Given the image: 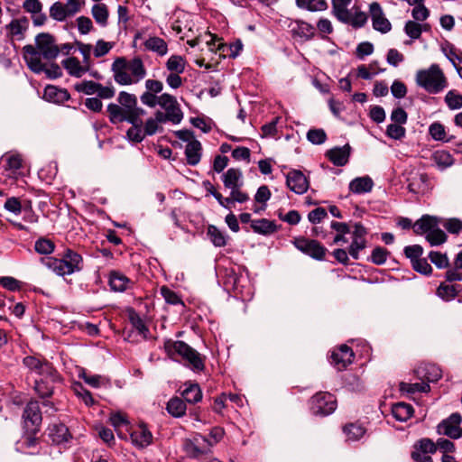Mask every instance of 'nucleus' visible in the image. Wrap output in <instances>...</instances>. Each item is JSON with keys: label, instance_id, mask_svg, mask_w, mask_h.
<instances>
[{"label": "nucleus", "instance_id": "f257e3e1", "mask_svg": "<svg viewBox=\"0 0 462 462\" xmlns=\"http://www.w3.org/2000/svg\"><path fill=\"white\" fill-rule=\"evenodd\" d=\"M117 101L119 105L111 103L107 106L109 121L112 124H119L125 121L136 122V117L145 115V110L137 106V98L134 94L121 91Z\"/></svg>", "mask_w": 462, "mask_h": 462}, {"label": "nucleus", "instance_id": "f03ea898", "mask_svg": "<svg viewBox=\"0 0 462 462\" xmlns=\"http://www.w3.org/2000/svg\"><path fill=\"white\" fill-rule=\"evenodd\" d=\"M111 69L115 81L122 86L135 84L146 76V69L140 57L129 60L119 57L113 62Z\"/></svg>", "mask_w": 462, "mask_h": 462}, {"label": "nucleus", "instance_id": "7ed1b4c3", "mask_svg": "<svg viewBox=\"0 0 462 462\" xmlns=\"http://www.w3.org/2000/svg\"><path fill=\"white\" fill-rule=\"evenodd\" d=\"M164 350L171 358L176 356L181 357L184 365L195 373L203 372L206 368V356L184 341L167 339L164 342Z\"/></svg>", "mask_w": 462, "mask_h": 462}, {"label": "nucleus", "instance_id": "20e7f679", "mask_svg": "<svg viewBox=\"0 0 462 462\" xmlns=\"http://www.w3.org/2000/svg\"><path fill=\"white\" fill-rule=\"evenodd\" d=\"M418 87L429 94H439L448 86V79L439 64L433 63L428 69H419L415 75Z\"/></svg>", "mask_w": 462, "mask_h": 462}, {"label": "nucleus", "instance_id": "39448f33", "mask_svg": "<svg viewBox=\"0 0 462 462\" xmlns=\"http://www.w3.org/2000/svg\"><path fill=\"white\" fill-rule=\"evenodd\" d=\"M23 59L28 68L35 72L41 73L45 72L46 75L51 79H58L61 77L62 71L57 63H52L50 68H45V65L40 59V53L35 50L32 45H25L23 48Z\"/></svg>", "mask_w": 462, "mask_h": 462}, {"label": "nucleus", "instance_id": "423d86ee", "mask_svg": "<svg viewBox=\"0 0 462 462\" xmlns=\"http://www.w3.org/2000/svg\"><path fill=\"white\" fill-rule=\"evenodd\" d=\"M310 408L314 415L328 416L335 411L337 400L328 392H319L311 397Z\"/></svg>", "mask_w": 462, "mask_h": 462}, {"label": "nucleus", "instance_id": "0eeeda50", "mask_svg": "<svg viewBox=\"0 0 462 462\" xmlns=\"http://www.w3.org/2000/svg\"><path fill=\"white\" fill-rule=\"evenodd\" d=\"M292 244L299 251L318 261L324 260L328 251L320 242L304 236L294 237Z\"/></svg>", "mask_w": 462, "mask_h": 462}, {"label": "nucleus", "instance_id": "6e6552de", "mask_svg": "<svg viewBox=\"0 0 462 462\" xmlns=\"http://www.w3.org/2000/svg\"><path fill=\"white\" fill-rule=\"evenodd\" d=\"M23 364L32 372H34L40 375H48L51 382H60V375L58 374L52 365L46 361L37 358L32 356H25L23 359Z\"/></svg>", "mask_w": 462, "mask_h": 462}, {"label": "nucleus", "instance_id": "1a4fd4ad", "mask_svg": "<svg viewBox=\"0 0 462 462\" xmlns=\"http://www.w3.org/2000/svg\"><path fill=\"white\" fill-rule=\"evenodd\" d=\"M212 446L211 440L200 433H196L191 439H185L183 449L188 457L197 458L209 452Z\"/></svg>", "mask_w": 462, "mask_h": 462}, {"label": "nucleus", "instance_id": "9d476101", "mask_svg": "<svg viewBox=\"0 0 462 462\" xmlns=\"http://www.w3.org/2000/svg\"><path fill=\"white\" fill-rule=\"evenodd\" d=\"M35 50L46 60H54L60 53V49L55 44V40L50 33H40L35 38Z\"/></svg>", "mask_w": 462, "mask_h": 462}, {"label": "nucleus", "instance_id": "9b49d317", "mask_svg": "<svg viewBox=\"0 0 462 462\" xmlns=\"http://www.w3.org/2000/svg\"><path fill=\"white\" fill-rule=\"evenodd\" d=\"M461 421L462 417L459 413H452L438 425L437 431L454 439H459L462 436Z\"/></svg>", "mask_w": 462, "mask_h": 462}, {"label": "nucleus", "instance_id": "f8f14e48", "mask_svg": "<svg viewBox=\"0 0 462 462\" xmlns=\"http://www.w3.org/2000/svg\"><path fill=\"white\" fill-rule=\"evenodd\" d=\"M159 106L164 109V113L171 115V123L178 125L183 119V113L176 97L168 93L160 96Z\"/></svg>", "mask_w": 462, "mask_h": 462}, {"label": "nucleus", "instance_id": "ddd939ff", "mask_svg": "<svg viewBox=\"0 0 462 462\" xmlns=\"http://www.w3.org/2000/svg\"><path fill=\"white\" fill-rule=\"evenodd\" d=\"M23 418L28 430L32 431L37 430L42 420L40 405L37 401H31L26 404Z\"/></svg>", "mask_w": 462, "mask_h": 462}, {"label": "nucleus", "instance_id": "4468645a", "mask_svg": "<svg viewBox=\"0 0 462 462\" xmlns=\"http://www.w3.org/2000/svg\"><path fill=\"white\" fill-rule=\"evenodd\" d=\"M286 186L292 192L301 195L308 190L310 182L300 170H291L286 174Z\"/></svg>", "mask_w": 462, "mask_h": 462}, {"label": "nucleus", "instance_id": "2eb2a0df", "mask_svg": "<svg viewBox=\"0 0 462 462\" xmlns=\"http://www.w3.org/2000/svg\"><path fill=\"white\" fill-rule=\"evenodd\" d=\"M367 232L361 223H356L352 232V243L348 248V254L355 259L359 258V252L365 248V236Z\"/></svg>", "mask_w": 462, "mask_h": 462}, {"label": "nucleus", "instance_id": "dca6fc26", "mask_svg": "<svg viewBox=\"0 0 462 462\" xmlns=\"http://www.w3.org/2000/svg\"><path fill=\"white\" fill-rule=\"evenodd\" d=\"M60 258L68 275L81 272L84 268L82 255L70 248H66Z\"/></svg>", "mask_w": 462, "mask_h": 462}, {"label": "nucleus", "instance_id": "f3484780", "mask_svg": "<svg viewBox=\"0 0 462 462\" xmlns=\"http://www.w3.org/2000/svg\"><path fill=\"white\" fill-rule=\"evenodd\" d=\"M369 13L373 22V28L382 33L388 32L391 28V23L385 17L383 11L377 2H373L369 5Z\"/></svg>", "mask_w": 462, "mask_h": 462}, {"label": "nucleus", "instance_id": "a211bd4d", "mask_svg": "<svg viewBox=\"0 0 462 462\" xmlns=\"http://www.w3.org/2000/svg\"><path fill=\"white\" fill-rule=\"evenodd\" d=\"M331 364L338 370L342 371L350 365L354 358L353 350L346 345H341L331 352Z\"/></svg>", "mask_w": 462, "mask_h": 462}, {"label": "nucleus", "instance_id": "6ab92c4d", "mask_svg": "<svg viewBox=\"0 0 462 462\" xmlns=\"http://www.w3.org/2000/svg\"><path fill=\"white\" fill-rule=\"evenodd\" d=\"M108 284L111 291L124 292L133 287L134 282L123 273L112 270L108 274Z\"/></svg>", "mask_w": 462, "mask_h": 462}, {"label": "nucleus", "instance_id": "aec40b11", "mask_svg": "<svg viewBox=\"0 0 462 462\" xmlns=\"http://www.w3.org/2000/svg\"><path fill=\"white\" fill-rule=\"evenodd\" d=\"M48 436L57 445L66 443L71 439L69 429L62 423L51 425L48 429Z\"/></svg>", "mask_w": 462, "mask_h": 462}, {"label": "nucleus", "instance_id": "412c9836", "mask_svg": "<svg viewBox=\"0 0 462 462\" xmlns=\"http://www.w3.org/2000/svg\"><path fill=\"white\" fill-rule=\"evenodd\" d=\"M45 100L52 103L62 104L70 98L66 88H60L56 86L48 85L43 91Z\"/></svg>", "mask_w": 462, "mask_h": 462}, {"label": "nucleus", "instance_id": "4be33fe9", "mask_svg": "<svg viewBox=\"0 0 462 462\" xmlns=\"http://www.w3.org/2000/svg\"><path fill=\"white\" fill-rule=\"evenodd\" d=\"M328 160L336 166H344L347 163L350 156V146L346 144L342 147H335L326 153Z\"/></svg>", "mask_w": 462, "mask_h": 462}, {"label": "nucleus", "instance_id": "5701e85b", "mask_svg": "<svg viewBox=\"0 0 462 462\" xmlns=\"http://www.w3.org/2000/svg\"><path fill=\"white\" fill-rule=\"evenodd\" d=\"M133 443L140 448L147 447L152 443V435L145 425L141 424L130 434Z\"/></svg>", "mask_w": 462, "mask_h": 462}, {"label": "nucleus", "instance_id": "b1692460", "mask_svg": "<svg viewBox=\"0 0 462 462\" xmlns=\"http://www.w3.org/2000/svg\"><path fill=\"white\" fill-rule=\"evenodd\" d=\"M431 161L439 171H445L455 163L452 154L445 150H437L431 155Z\"/></svg>", "mask_w": 462, "mask_h": 462}, {"label": "nucleus", "instance_id": "393cba45", "mask_svg": "<svg viewBox=\"0 0 462 462\" xmlns=\"http://www.w3.org/2000/svg\"><path fill=\"white\" fill-rule=\"evenodd\" d=\"M352 0H332V13L337 19L342 23H347L350 20V12L348 9Z\"/></svg>", "mask_w": 462, "mask_h": 462}, {"label": "nucleus", "instance_id": "a878e982", "mask_svg": "<svg viewBox=\"0 0 462 462\" xmlns=\"http://www.w3.org/2000/svg\"><path fill=\"white\" fill-rule=\"evenodd\" d=\"M202 146L199 141L191 140L187 143L185 155L187 163L191 166L197 165L200 162Z\"/></svg>", "mask_w": 462, "mask_h": 462}, {"label": "nucleus", "instance_id": "bb28decb", "mask_svg": "<svg viewBox=\"0 0 462 462\" xmlns=\"http://www.w3.org/2000/svg\"><path fill=\"white\" fill-rule=\"evenodd\" d=\"M373 187L374 181L369 176L355 178L349 183V190L355 194L370 192Z\"/></svg>", "mask_w": 462, "mask_h": 462}, {"label": "nucleus", "instance_id": "cd10ccee", "mask_svg": "<svg viewBox=\"0 0 462 462\" xmlns=\"http://www.w3.org/2000/svg\"><path fill=\"white\" fill-rule=\"evenodd\" d=\"M243 173L241 170L230 168L222 176L224 186L226 189H235L242 187L243 185Z\"/></svg>", "mask_w": 462, "mask_h": 462}, {"label": "nucleus", "instance_id": "c85d7f7f", "mask_svg": "<svg viewBox=\"0 0 462 462\" xmlns=\"http://www.w3.org/2000/svg\"><path fill=\"white\" fill-rule=\"evenodd\" d=\"M251 227L254 232L263 236L272 235L278 230V226L275 222L266 218L253 220L251 222Z\"/></svg>", "mask_w": 462, "mask_h": 462}, {"label": "nucleus", "instance_id": "c756f323", "mask_svg": "<svg viewBox=\"0 0 462 462\" xmlns=\"http://www.w3.org/2000/svg\"><path fill=\"white\" fill-rule=\"evenodd\" d=\"M27 24L28 22L25 18L12 20L11 23L5 26L8 36L12 39L22 40L27 29Z\"/></svg>", "mask_w": 462, "mask_h": 462}, {"label": "nucleus", "instance_id": "7c9ffc66", "mask_svg": "<svg viewBox=\"0 0 462 462\" xmlns=\"http://www.w3.org/2000/svg\"><path fill=\"white\" fill-rule=\"evenodd\" d=\"M438 226V220L434 217L425 215L418 219L413 225V231L417 235L429 234L430 230H433Z\"/></svg>", "mask_w": 462, "mask_h": 462}, {"label": "nucleus", "instance_id": "2f4dec72", "mask_svg": "<svg viewBox=\"0 0 462 462\" xmlns=\"http://www.w3.org/2000/svg\"><path fill=\"white\" fill-rule=\"evenodd\" d=\"M62 65L69 75L76 78L82 77L89 69L88 65L81 66L79 60L75 57L64 60Z\"/></svg>", "mask_w": 462, "mask_h": 462}, {"label": "nucleus", "instance_id": "473e14b6", "mask_svg": "<svg viewBox=\"0 0 462 462\" xmlns=\"http://www.w3.org/2000/svg\"><path fill=\"white\" fill-rule=\"evenodd\" d=\"M146 50L156 52L159 56H164L168 52L166 42L157 36L149 37L143 43Z\"/></svg>", "mask_w": 462, "mask_h": 462}, {"label": "nucleus", "instance_id": "72a5a7b5", "mask_svg": "<svg viewBox=\"0 0 462 462\" xmlns=\"http://www.w3.org/2000/svg\"><path fill=\"white\" fill-rule=\"evenodd\" d=\"M413 407L405 402H397L392 407L393 416L399 421H407L413 414Z\"/></svg>", "mask_w": 462, "mask_h": 462}, {"label": "nucleus", "instance_id": "f704fd0d", "mask_svg": "<svg viewBox=\"0 0 462 462\" xmlns=\"http://www.w3.org/2000/svg\"><path fill=\"white\" fill-rule=\"evenodd\" d=\"M461 286L459 284H447L441 282L437 289V295L443 300L450 301L459 293Z\"/></svg>", "mask_w": 462, "mask_h": 462}, {"label": "nucleus", "instance_id": "c9c22d12", "mask_svg": "<svg viewBox=\"0 0 462 462\" xmlns=\"http://www.w3.org/2000/svg\"><path fill=\"white\" fill-rule=\"evenodd\" d=\"M39 445V439L32 434H27L22 438L17 443V449L23 453L36 454L38 453L37 447Z\"/></svg>", "mask_w": 462, "mask_h": 462}, {"label": "nucleus", "instance_id": "e433bc0d", "mask_svg": "<svg viewBox=\"0 0 462 462\" xmlns=\"http://www.w3.org/2000/svg\"><path fill=\"white\" fill-rule=\"evenodd\" d=\"M136 122L134 121H127L132 125V127H130L127 132L126 135L129 138V140L135 142V143H141L144 137L146 136L143 129V120L141 117H136Z\"/></svg>", "mask_w": 462, "mask_h": 462}, {"label": "nucleus", "instance_id": "4c0bfd02", "mask_svg": "<svg viewBox=\"0 0 462 462\" xmlns=\"http://www.w3.org/2000/svg\"><path fill=\"white\" fill-rule=\"evenodd\" d=\"M44 378L35 381L34 390L41 398L51 397L53 393L55 382H51L48 375H43Z\"/></svg>", "mask_w": 462, "mask_h": 462}, {"label": "nucleus", "instance_id": "58836bf2", "mask_svg": "<svg viewBox=\"0 0 462 462\" xmlns=\"http://www.w3.org/2000/svg\"><path fill=\"white\" fill-rule=\"evenodd\" d=\"M91 14L96 23L101 27H106L107 25L109 12L105 4H95L91 8Z\"/></svg>", "mask_w": 462, "mask_h": 462}, {"label": "nucleus", "instance_id": "ea45409f", "mask_svg": "<svg viewBox=\"0 0 462 462\" xmlns=\"http://www.w3.org/2000/svg\"><path fill=\"white\" fill-rule=\"evenodd\" d=\"M166 409L171 416L180 418L186 413L187 406L181 398L173 397L168 402Z\"/></svg>", "mask_w": 462, "mask_h": 462}, {"label": "nucleus", "instance_id": "a19ab883", "mask_svg": "<svg viewBox=\"0 0 462 462\" xmlns=\"http://www.w3.org/2000/svg\"><path fill=\"white\" fill-rule=\"evenodd\" d=\"M182 396L185 402L194 404L201 401L202 392L198 383H190L183 390Z\"/></svg>", "mask_w": 462, "mask_h": 462}, {"label": "nucleus", "instance_id": "79ce46f5", "mask_svg": "<svg viewBox=\"0 0 462 462\" xmlns=\"http://www.w3.org/2000/svg\"><path fill=\"white\" fill-rule=\"evenodd\" d=\"M416 373L418 374H423L428 383L437 382L442 376L440 368L435 365H426L424 367L419 368Z\"/></svg>", "mask_w": 462, "mask_h": 462}, {"label": "nucleus", "instance_id": "37998d69", "mask_svg": "<svg viewBox=\"0 0 462 462\" xmlns=\"http://www.w3.org/2000/svg\"><path fill=\"white\" fill-rule=\"evenodd\" d=\"M41 262L45 267L51 270L57 275H59V276L68 275L65 271V268L63 266L61 258L49 256V257L42 258Z\"/></svg>", "mask_w": 462, "mask_h": 462}, {"label": "nucleus", "instance_id": "c03bdc74", "mask_svg": "<svg viewBox=\"0 0 462 462\" xmlns=\"http://www.w3.org/2000/svg\"><path fill=\"white\" fill-rule=\"evenodd\" d=\"M343 432L348 440L356 441L365 433V429L358 423H348L343 427Z\"/></svg>", "mask_w": 462, "mask_h": 462}, {"label": "nucleus", "instance_id": "a18cd8bd", "mask_svg": "<svg viewBox=\"0 0 462 462\" xmlns=\"http://www.w3.org/2000/svg\"><path fill=\"white\" fill-rule=\"evenodd\" d=\"M207 235L215 246L223 247L226 245V236L217 226L213 225L208 226Z\"/></svg>", "mask_w": 462, "mask_h": 462}, {"label": "nucleus", "instance_id": "49530a36", "mask_svg": "<svg viewBox=\"0 0 462 462\" xmlns=\"http://www.w3.org/2000/svg\"><path fill=\"white\" fill-rule=\"evenodd\" d=\"M315 27L306 22H297V26L293 29L296 35L304 38L305 40H311L315 35Z\"/></svg>", "mask_w": 462, "mask_h": 462}, {"label": "nucleus", "instance_id": "de8ad7c7", "mask_svg": "<svg viewBox=\"0 0 462 462\" xmlns=\"http://www.w3.org/2000/svg\"><path fill=\"white\" fill-rule=\"evenodd\" d=\"M243 44L240 41H237L234 43H231L229 45L219 43L217 47V51L220 52V54H223L225 56H228L230 58H236L239 55L240 51H242Z\"/></svg>", "mask_w": 462, "mask_h": 462}, {"label": "nucleus", "instance_id": "09e8293b", "mask_svg": "<svg viewBox=\"0 0 462 462\" xmlns=\"http://www.w3.org/2000/svg\"><path fill=\"white\" fill-rule=\"evenodd\" d=\"M298 7L307 9L311 12L326 10L328 7L325 0H296Z\"/></svg>", "mask_w": 462, "mask_h": 462}, {"label": "nucleus", "instance_id": "8fccbe9b", "mask_svg": "<svg viewBox=\"0 0 462 462\" xmlns=\"http://www.w3.org/2000/svg\"><path fill=\"white\" fill-rule=\"evenodd\" d=\"M400 390L408 393H428L430 392V387L429 383L425 382L414 383L402 382L400 383Z\"/></svg>", "mask_w": 462, "mask_h": 462}, {"label": "nucleus", "instance_id": "3c124183", "mask_svg": "<svg viewBox=\"0 0 462 462\" xmlns=\"http://www.w3.org/2000/svg\"><path fill=\"white\" fill-rule=\"evenodd\" d=\"M100 83L92 80H83L74 85V89L85 95H94L98 91Z\"/></svg>", "mask_w": 462, "mask_h": 462}, {"label": "nucleus", "instance_id": "603ef678", "mask_svg": "<svg viewBox=\"0 0 462 462\" xmlns=\"http://www.w3.org/2000/svg\"><path fill=\"white\" fill-rule=\"evenodd\" d=\"M185 66L186 61L184 58L180 55L171 56L166 62L167 69L175 73H183Z\"/></svg>", "mask_w": 462, "mask_h": 462}, {"label": "nucleus", "instance_id": "864d4df0", "mask_svg": "<svg viewBox=\"0 0 462 462\" xmlns=\"http://www.w3.org/2000/svg\"><path fill=\"white\" fill-rule=\"evenodd\" d=\"M79 377L84 380L86 383L94 388H99L101 385L108 382V380L99 374H91L87 373L85 370L79 374Z\"/></svg>", "mask_w": 462, "mask_h": 462}, {"label": "nucleus", "instance_id": "5fc2aeb1", "mask_svg": "<svg viewBox=\"0 0 462 462\" xmlns=\"http://www.w3.org/2000/svg\"><path fill=\"white\" fill-rule=\"evenodd\" d=\"M445 103L451 110L462 107V95L456 90H449L445 96Z\"/></svg>", "mask_w": 462, "mask_h": 462}, {"label": "nucleus", "instance_id": "6e6d98bb", "mask_svg": "<svg viewBox=\"0 0 462 462\" xmlns=\"http://www.w3.org/2000/svg\"><path fill=\"white\" fill-rule=\"evenodd\" d=\"M427 241L432 246L439 245L447 241V235L440 228L436 226L426 235Z\"/></svg>", "mask_w": 462, "mask_h": 462}, {"label": "nucleus", "instance_id": "4d7b16f0", "mask_svg": "<svg viewBox=\"0 0 462 462\" xmlns=\"http://www.w3.org/2000/svg\"><path fill=\"white\" fill-rule=\"evenodd\" d=\"M414 450L423 454H434L437 451V445L430 439L424 438L415 443Z\"/></svg>", "mask_w": 462, "mask_h": 462}, {"label": "nucleus", "instance_id": "13d9d810", "mask_svg": "<svg viewBox=\"0 0 462 462\" xmlns=\"http://www.w3.org/2000/svg\"><path fill=\"white\" fill-rule=\"evenodd\" d=\"M352 10L355 12H350V20L346 23L351 24L355 28L363 27L367 21V15L365 12H362L358 9V7H353Z\"/></svg>", "mask_w": 462, "mask_h": 462}, {"label": "nucleus", "instance_id": "bf43d9fd", "mask_svg": "<svg viewBox=\"0 0 462 462\" xmlns=\"http://www.w3.org/2000/svg\"><path fill=\"white\" fill-rule=\"evenodd\" d=\"M54 248L53 242L47 238H39L34 245L35 251L41 254H50L54 251Z\"/></svg>", "mask_w": 462, "mask_h": 462}, {"label": "nucleus", "instance_id": "052dcab7", "mask_svg": "<svg viewBox=\"0 0 462 462\" xmlns=\"http://www.w3.org/2000/svg\"><path fill=\"white\" fill-rule=\"evenodd\" d=\"M160 292L167 303L171 305L183 304L180 297L169 287L165 285L162 286Z\"/></svg>", "mask_w": 462, "mask_h": 462}, {"label": "nucleus", "instance_id": "680f3d73", "mask_svg": "<svg viewBox=\"0 0 462 462\" xmlns=\"http://www.w3.org/2000/svg\"><path fill=\"white\" fill-rule=\"evenodd\" d=\"M307 139L313 144H322L327 140V134L323 129H310L307 133Z\"/></svg>", "mask_w": 462, "mask_h": 462}, {"label": "nucleus", "instance_id": "e2e57ef3", "mask_svg": "<svg viewBox=\"0 0 462 462\" xmlns=\"http://www.w3.org/2000/svg\"><path fill=\"white\" fill-rule=\"evenodd\" d=\"M429 258L431 261V263H434L439 269L447 268L449 265V261L446 254L431 251L429 254Z\"/></svg>", "mask_w": 462, "mask_h": 462}, {"label": "nucleus", "instance_id": "0e129e2a", "mask_svg": "<svg viewBox=\"0 0 462 462\" xmlns=\"http://www.w3.org/2000/svg\"><path fill=\"white\" fill-rule=\"evenodd\" d=\"M404 32L410 38L419 39L422 32V25L414 21H408L405 23Z\"/></svg>", "mask_w": 462, "mask_h": 462}, {"label": "nucleus", "instance_id": "69168bd1", "mask_svg": "<svg viewBox=\"0 0 462 462\" xmlns=\"http://www.w3.org/2000/svg\"><path fill=\"white\" fill-rule=\"evenodd\" d=\"M406 129L399 124H390L386 128V134L392 139L401 140L405 136Z\"/></svg>", "mask_w": 462, "mask_h": 462}, {"label": "nucleus", "instance_id": "338daca9", "mask_svg": "<svg viewBox=\"0 0 462 462\" xmlns=\"http://www.w3.org/2000/svg\"><path fill=\"white\" fill-rule=\"evenodd\" d=\"M388 254L389 252L385 248L377 246L373 250L370 259L374 264L382 265L386 262Z\"/></svg>", "mask_w": 462, "mask_h": 462}, {"label": "nucleus", "instance_id": "774afa93", "mask_svg": "<svg viewBox=\"0 0 462 462\" xmlns=\"http://www.w3.org/2000/svg\"><path fill=\"white\" fill-rule=\"evenodd\" d=\"M50 16L59 22L65 21L68 17L64 11L63 4L55 2L50 8Z\"/></svg>", "mask_w": 462, "mask_h": 462}]
</instances>
